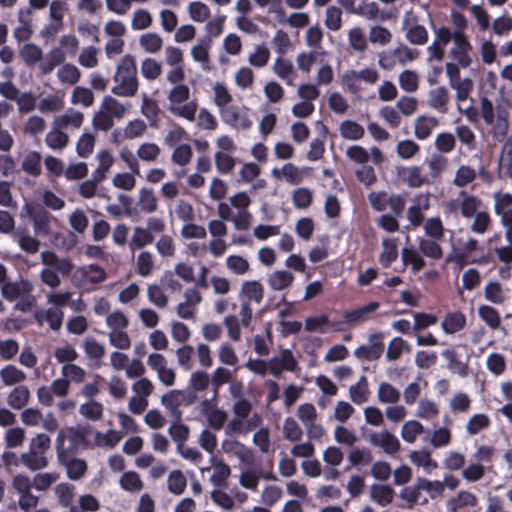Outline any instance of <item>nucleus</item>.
<instances>
[{"instance_id":"nucleus-39","label":"nucleus","mask_w":512,"mask_h":512,"mask_svg":"<svg viewBox=\"0 0 512 512\" xmlns=\"http://www.w3.org/2000/svg\"><path fill=\"white\" fill-rule=\"evenodd\" d=\"M34 318L39 325L48 324L52 330L58 331L62 326L64 313L62 309L50 307L36 311Z\"/></svg>"},{"instance_id":"nucleus-28","label":"nucleus","mask_w":512,"mask_h":512,"mask_svg":"<svg viewBox=\"0 0 512 512\" xmlns=\"http://www.w3.org/2000/svg\"><path fill=\"white\" fill-rule=\"evenodd\" d=\"M471 50L472 47L464 33L460 30H456L455 41L450 49V55L461 68H467L472 63L470 55Z\"/></svg>"},{"instance_id":"nucleus-9","label":"nucleus","mask_w":512,"mask_h":512,"mask_svg":"<svg viewBox=\"0 0 512 512\" xmlns=\"http://www.w3.org/2000/svg\"><path fill=\"white\" fill-rule=\"evenodd\" d=\"M492 198L493 212L505 230L506 241L512 243V193L498 190L493 193Z\"/></svg>"},{"instance_id":"nucleus-50","label":"nucleus","mask_w":512,"mask_h":512,"mask_svg":"<svg viewBox=\"0 0 512 512\" xmlns=\"http://www.w3.org/2000/svg\"><path fill=\"white\" fill-rule=\"evenodd\" d=\"M85 356L88 360L93 361L96 367H99L102 359L106 354L105 346L94 338L87 337L81 344Z\"/></svg>"},{"instance_id":"nucleus-2","label":"nucleus","mask_w":512,"mask_h":512,"mask_svg":"<svg viewBox=\"0 0 512 512\" xmlns=\"http://www.w3.org/2000/svg\"><path fill=\"white\" fill-rule=\"evenodd\" d=\"M112 94L117 97L132 98L139 90V79L135 57L126 54L116 66L113 76Z\"/></svg>"},{"instance_id":"nucleus-5","label":"nucleus","mask_w":512,"mask_h":512,"mask_svg":"<svg viewBox=\"0 0 512 512\" xmlns=\"http://www.w3.org/2000/svg\"><path fill=\"white\" fill-rule=\"evenodd\" d=\"M167 111L174 117L193 122L198 111V102L191 97V89L187 84L173 86L167 92Z\"/></svg>"},{"instance_id":"nucleus-18","label":"nucleus","mask_w":512,"mask_h":512,"mask_svg":"<svg viewBox=\"0 0 512 512\" xmlns=\"http://www.w3.org/2000/svg\"><path fill=\"white\" fill-rule=\"evenodd\" d=\"M147 365L156 373L157 380L166 387H171L176 382V372L168 365V360L163 354L150 353L147 357Z\"/></svg>"},{"instance_id":"nucleus-26","label":"nucleus","mask_w":512,"mask_h":512,"mask_svg":"<svg viewBox=\"0 0 512 512\" xmlns=\"http://www.w3.org/2000/svg\"><path fill=\"white\" fill-rule=\"evenodd\" d=\"M477 506V496L468 490H461L446 501L448 512H475Z\"/></svg>"},{"instance_id":"nucleus-64","label":"nucleus","mask_w":512,"mask_h":512,"mask_svg":"<svg viewBox=\"0 0 512 512\" xmlns=\"http://www.w3.org/2000/svg\"><path fill=\"white\" fill-rule=\"evenodd\" d=\"M119 486L126 492L139 493L144 488V482L137 472L130 470L122 473Z\"/></svg>"},{"instance_id":"nucleus-37","label":"nucleus","mask_w":512,"mask_h":512,"mask_svg":"<svg viewBox=\"0 0 512 512\" xmlns=\"http://www.w3.org/2000/svg\"><path fill=\"white\" fill-rule=\"evenodd\" d=\"M52 122L60 127L62 130H79L84 122V113L75 110L68 109L66 112L55 116Z\"/></svg>"},{"instance_id":"nucleus-32","label":"nucleus","mask_w":512,"mask_h":512,"mask_svg":"<svg viewBox=\"0 0 512 512\" xmlns=\"http://www.w3.org/2000/svg\"><path fill=\"white\" fill-rule=\"evenodd\" d=\"M271 175L276 180L285 181L290 185H297L306 176V169L297 167L292 163H286L281 168H273Z\"/></svg>"},{"instance_id":"nucleus-63","label":"nucleus","mask_w":512,"mask_h":512,"mask_svg":"<svg viewBox=\"0 0 512 512\" xmlns=\"http://www.w3.org/2000/svg\"><path fill=\"white\" fill-rule=\"evenodd\" d=\"M424 426L418 420H408L403 423L400 430L402 440L407 444H414L418 437L424 433Z\"/></svg>"},{"instance_id":"nucleus-51","label":"nucleus","mask_w":512,"mask_h":512,"mask_svg":"<svg viewBox=\"0 0 512 512\" xmlns=\"http://www.w3.org/2000/svg\"><path fill=\"white\" fill-rule=\"evenodd\" d=\"M100 105L114 120H121L129 113V105L111 95L104 96Z\"/></svg>"},{"instance_id":"nucleus-22","label":"nucleus","mask_w":512,"mask_h":512,"mask_svg":"<svg viewBox=\"0 0 512 512\" xmlns=\"http://www.w3.org/2000/svg\"><path fill=\"white\" fill-rule=\"evenodd\" d=\"M345 155L350 161L361 164L362 166L366 165L370 158L376 165H379L384 161L382 151L376 146H372L367 150L363 146L352 145L346 149Z\"/></svg>"},{"instance_id":"nucleus-53","label":"nucleus","mask_w":512,"mask_h":512,"mask_svg":"<svg viewBox=\"0 0 512 512\" xmlns=\"http://www.w3.org/2000/svg\"><path fill=\"white\" fill-rule=\"evenodd\" d=\"M37 473L30 478L31 486L39 492H45L50 489L60 479V473L57 471H36Z\"/></svg>"},{"instance_id":"nucleus-45","label":"nucleus","mask_w":512,"mask_h":512,"mask_svg":"<svg viewBox=\"0 0 512 512\" xmlns=\"http://www.w3.org/2000/svg\"><path fill=\"white\" fill-rule=\"evenodd\" d=\"M369 497L379 506L387 507L393 502L395 491L388 484H373L369 488Z\"/></svg>"},{"instance_id":"nucleus-13","label":"nucleus","mask_w":512,"mask_h":512,"mask_svg":"<svg viewBox=\"0 0 512 512\" xmlns=\"http://www.w3.org/2000/svg\"><path fill=\"white\" fill-rule=\"evenodd\" d=\"M195 400L196 395L193 392L173 389L161 396L160 404L164 407L170 417L175 420H181V408L192 405Z\"/></svg>"},{"instance_id":"nucleus-35","label":"nucleus","mask_w":512,"mask_h":512,"mask_svg":"<svg viewBox=\"0 0 512 512\" xmlns=\"http://www.w3.org/2000/svg\"><path fill=\"white\" fill-rule=\"evenodd\" d=\"M407 456L415 467L422 469L426 474H430L438 468V463L432 458L431 452L427 448L411 450Z\"/></svg>"},{"instance_id":"nucleus-60","label":"nucleus","mask_w":512,"mask_h":512,"mask_svg":"<svg viewBox=\"0 0 512 512\" xmlns=\"http://www.w3.org/2000/svg\"><path fill=\"white\" fill-rule=\"evenodd\" d=\"M24 14L23 9L18 10L17 18L19 25L13 30V37L18 43L29 42L34 33L31 21Z\"/></svg>"},{"instance_id":"nucleus-1","label":"nucleus","mask_w":512,"mask_h":512,"mask_svg":"<svg viewBox=\"0 0 512 512\" xmlns=\"http://www.w3.org/2000/svg\"><path fill=\"white\" fill-rule=\"evenodd\" d=\"M262 424V416L254 411L248 399L234 401L232 417L224 427L225 435H247Z\"/></svg>"},{"instance_id":"nucleus-43","label":"nucleus","mask_w":512,"mask_h":512,"mask_svg":"<svg viewBox=\"0 0 512 512\" xmlns=\"http://www.w3.org/2000/svg\"><path fill=\"white\" fill-rule=\"evenodd\" d=\"M212 474L210 482L217 487H225L231 475V468L223 460L216 457L210 459Z\"/></svg>"},{"instance_id":"nucleus-6","label":"nucleus","mask_w":512,"mask_h":512,"mask_svg":"<svg viewBox=\"0 0 512 512\" xmlns=\"http://www.w3.org/2000/svg\"><path fill=\"white\" fill-rule=\"evenodd\" d=\"M80 40L73 33H63L59 36L57 45L53 46L41 64L40 74H50L58 65L63 64L68 57H74L79 50Z\"/></svg>"},{"instance_id":"nucleus-24","label":"nucleus","mask_w":512,"mask_h":512,"mask_svg":"<svg viewBox=\"0 0 512 512\" xmlns=\"http://www.w3.org/2000/svg\"><path fill=\"white\" fill-rule=\"evenodd\" d=\"M238 435H226L221 442V450L224 454L235 457L241 463H250L253 458L252 450L236 439Z\"/></svg>"},{"instance_id":"nucleus-49","label":"nucleus","mask_w":512,"mask_h":512,"mask_svg":"<svg viewBox=\"0 0 512 512\" xmlns=\"http://www.w3.org/2000/svg\"><path fill=\"white\" fill-rule=\"evenodd\" d=\"M327 56L328 52L309 50L298 53L295 61L298 69L301 72L308 74L316 62H324Z\"/></svg>"},{"instance_id":"nucleus-38","label":"nucleus","mask_w":512,"mask_h":512,"mask_svg":"<svg viewBox=\"0 0 512 512\" xmlns=\"http://www.w3.org/2000/svg\"><path fill=\"white\" fill-rule=\"evenodd\" d=\"M439 126V120L430 115H420L415 118L413 133L416 139L423 141L428 139L434 129Z\"/></svg>"},{"instance_id":"nucleus-7","label":"nucleus","mask_w":512,"mask_h":512,"mask_svg":"<svg viewBox=\"0 0 512 512\" xmlns=\"http://www.w3.org/2000/svg\"><path fill=\"white\" fill-rule=\"evenodd\" d=\"M34 288V283L31 280L20 277L15 281L7 280L0 287V293L9 302L21 300L16 303L15 309L26 312L34 306L35 298L32 296Z\"/></svg>"},{"instance_id":"nucleus-61","label":"nucleus","mask_w":512,"mask_h":512,"mask_svg":"<svg viewBox=\"0 0 512 512\" xmlns=\"http://www.w3.org/2000/svg\"><path fill=\"white\" fill-rule=\"evenodd\" d=\"M30 395V390L27 386H16L7 395V404L13 409L20 410L28 404Z\"/></svg>"},{"instance_id":"nucleus-44","label":"nucleus","mask_w":512,"mask_h":512,"mask_svg":"<svg viewBox=\"0 0 512 512\" xmlns=\"http://www.w3.org/2000/svg\"><path fill=\"white\" fill-rule=\"evenodd\" d=\"M13 240L18 247L27 254H36L40 248V241L31 235L26 229H17L13 235Z\"/></svg>"},{"instance_id":"nucleus-21","label":"nucleus","mask_w":512,"mask_h":512,"mask_svg":"<svg viewBox=\"0 0 512 512\" xmlns=\"http://www.w3.org/2000/svg\"><path fill=\"white\" fill-rule=\"evenodd\" d=\"M366 439L373 447L381 449L390 456L395 455L401 449L399 439L387 429L370 431Z\"/></svg>"},{"instance_id":"nucleus-55","label":"nucleus","mask_w":512,"mask_h":512,"mask_svg":"<svg viewBox=\"0 0 512 512\" xmlns=\"http://www.w3.org/2000/svg\"><path fill=\"white\" fill-rule=\"evenodd\" d=\"M26 378V373L15 365L8 364L0 369V380L4 386H19Z\"/></svg>"},{"instance_id":"nucleus-20","label":"nucleus","mask_w":512,"mask_h":512,"mask_svg":"<svg viewBox=\"0 0 512 512\" xmlns=\"http://www.w3.org/2000/svg\"><path fill=\"white\" fill-rule=\"evenodd\" d=\"M402 29L405 31V37L413 45H424L428 41L427 29L418 23V18L413 11L404 13Z\"/></svg>"},{"instance_id":"nucleus-62","label":"nucleus","mask_w":512,"mask_h":512,"mask_svg":"<svg viewBox=\"0 0 512 512\" xmlns=\"http://www.w3.org/2000/svg\"><path fill=\"white\" fill-rule=\"evenodd\" d=\"M483 295L488 302L496 305H502L507 300L502 284L495 280L486 283L483 288Z\"/></svg>"},{"instance_id":"nucleus-30","label":"nucleus","mask_w":512,"mask_h":512,"mask_svg":"<svg viewBox=\"0 0 512 512\" xmlns=\"http://www.w3.org/2000/svg\"><path fill=\"white\" fill-rule=\"evenodd\" d=\"M297 367V360L290 349H283L279 355L269 359V373L276 377L284 371L294 372Z\"/></svg>"},{"instance_id":"nucleus-14","label":"nucleus","mask_w":512,"mask_h":512,"mask_svg":"<svg viewBox=\"0 0 512 512\" xmlns=\"http://www.w3.org/2000/svg\"><path fill=\"white\" fill-rule=\"evenodd\" d=\"M11 486L18 495V506L24 512L36 508L39 502L38 496L32 492L30 477L25 473H18L12 478Z\"/></svg>"},{"instance_id":"nucleus-36","label":"nucleus","mask_w":512,"mask_h":512,"mask_svg":"<svg viewBox=\"0 0 512 512\" xmlns=\"http://www.w3.org/2000/svg\"><path fill=\"white\" fill-rule=\"evenodd\" d=\"M449 101V91L444 86H437L428 92L427 105L440 114L448 112Z\"/></svg>"},{"instance_id":"nucleus-57","label":"nucleus","mask_w":512,"mask_h":512,"mask_svg":"<svg viewBox=\"0 0 512 512\" xmlns=\"http://www.w3.org/2000/svg\"><path fill=\"white\" fill-rule=\"evenodd\" d=\"M348 395L352 403L362 405L369 400L370 391L366 376H361L355 384L348 389Z\"/></svg>"},{"instance_id":"nucleus-56","label":"nucleus","mask_w":512,"mask_h":512,"mask_svg":"<svg viewBox=\"0 0 512 512\" xmlns=\"http://www.w3.org/2000/svg\"><path fill=\"white\" fill-rule=\"evenodd\" d=\"M476 177V170L472 166L461 164L456 168L453 174L452 184L455 187L464 190V188L475 181Z\"/></svg>"},{"instance_id":"nucleus-52","label":"nucleus","mask_w":512,"mask_h":512,"mask_svg":"<svg viewBox=\"0 0 512 512\" xmlns=\"http://www.w3.org/2000/svg\"><path fill=\"white\" fill-rule=\"evenodd\" d=\"M402 178L411 188H419L431 184V179L423 173L422 168L415 165L404 168Z\"/></svg>"},{"instance_id":"nucleus-47","label":"nucleus","mask_w":512,"mask_h":512,"mask_svg":"<svg viewBox=\"0 0 512 512\" xmlns=\"http://www.w3.org/2000/svg\"><path fill=\"white\" fill-rule=\"evenodd\" d=\"M56 78L62 85H76L81 79V71L70 62H64L57 66Z\"/></svg>"},{"instance_id":"nucleus-59","label":"nucleus","mask_w":512,"mask_h":512,"mask_svg":"<svg viewBox=\"0 0 512 512\" xmlns=\"http://www.w3.org/2000/svg\"><path fill=\"white\" fill-rule=\"evenodd\" d=\"M156 268L155 256L148 250H142L135 259V271L141 277L152 275Z\"/></svg>"},{"instance_id":"nucleus-42","label":"nucleus","mask_w":512,"mask_h":512,"mask_svg":"<svg viewBox=\"0 0 512 512\" xmlns=\"http://www.w3.org/2000/svg\"><path fill=\"white\" fill-rule=\"evenodd\" d=\"M272 72L287 85L293 86L296 73L292 62L288 59L277 57L272 64Z\"/></svg>"},{"instance_id":"nucleus-40","label":"nucleus","mask_w":512,"mask_h":512,"mask_svg":"<svg viewBox=\"0 0 512 512\" xmlns=\"http://www.w3.org/2000/svg\"><path fill=\"white\" fill-rule=\"evenodd\" d=\"M45 144L54 151H63L70 142V137L66 131L51 122L50 130L46 133Z\"/></svg>"},{"instance_id":"nucleus-48","label":"nucleus","mask_w":512,"mask_h":512,"mask_svg":"<svg viewBox=\"0 0 512 512\" xmlns=\"http://www.w3.org/2000/svg\"><path fill=\"white\" fill-rule=\"evenodd\" d=\"M95 158L97 167L94 169L92 175L96 177V180L104 181L114 165L115 158L112 153L106 149L99 150Z\"/></svg>"},{"instance_id":"nucleus-3","label":"nucleus","mask_w":512,"mask_h":512,"mask_svg":"<svg viewBox=\"0 0 512 512\" xmlns=\"http://www.w3.org/2000/svg\"><path fill=\"white\" fill-rule=\"evenodd\" d=\"M52 440L44 432L36 433L29 439L27 449L19 456V464L28 471L36 472L46 469L50 463L48 452Z\"/></svg>"},{"instance_id":"nucleus-23","label":"nucleus","mask_w":512,"mask_h":512,"mask_svg":"<svg viewBox=\"0 0 512 512\" xmlns=\"http://www.w3.org/2000/svg\"><path fill=\"white\" fill-rule=\"evenodd\" d=\"M221 120L237 130H247L252 126V121L238 105H228L219 111Z\"/></svg>"},{"instance_id":"nucleus-58","label":"nucleus","mask_w":512,"mask_h":512,"mask_svg":"<svg viewBox=\"0 0 512 512\" xmlns=\"http://www.w3.org/2000/svg\"><path fill=\"white\" fill-rule=\"evenodd\" d=\"M294 282V276L287 270H275L267 278L268 286L273 291H282L289 288Z\"/></svg>"},{"instance_id":"nucleus-19","label":"nucleus","mask_w":512,"mask_h":512,"mask_svg":"<svg viewBox=\"0 0 512 512\" xmlns=\"http://www.w3.org/2000/svg\"><path fill=\"white\" fill-rule=\"evenodd\" d=\"M202 300V295L196 287L186 288L182 294V301L175 307L176 315L183 320H193Z\"/></svg>"},{"instance_id":"nucleus-27","label":"nucleus","mask_w":512,"mask_h":512,"mask_svg":"<svg viewBox=\"0 0 512 512\" xmlns=\"http://www.w3.org/2000/svg\"><path fill=\"white\" fill-rule=\"evenodd\" d=\"M430 208V194L420 193L413 199L407 209V220L412 228L419 227L424 222V213Z\"/></svg>"},{"instance_id":"nucleus-12","label":"nucleus","mask_w":512,"mask_h":512,"mask_svg":"<svg viewBox=\"0 0 512 512\" xmlns=\"http://www.w3.org/2000/svg\"><path fill=\"white\" fill-rule=\"evenodd\" d=\"M71 273V282L76 287L86 290L103 283L108 277L105 269L98 264L78 266L74 271L72 270Z\"/></svg>"},{"instance_id":"nucleus-29","label":"nucleus","mask_w":512,"mask_h":512,"mask_svg":"<svg viewBox=\"0 0 512 512\" xmlns=\"http://www.w3.org/2000/svg\"><path fill=\"white\" fill-rule=\"evenodd\" d=\"M58 463L64 467L66 476L73 481H78L87 472V462L82 458L74 457V454L56 456Z\"/></svg>"},{"instance_id":"nucleus-31","label":"nucleus","mask_w":512,"mask_h":512,"mask_svg":"<svg viewBox=\"0 0 512 512\" xmlns=\"http://www.w3.org/2000/svg\"><path fill=\"white\" fill-rule=\"evenodd\" d=\"M24 209L31 217L33 230L37 236H48L51 233V224L54 217L44 210L35 211L30 203L24 205Z\"/></svg>"},{"instance_id":"nucleus-17","label":"nucleus","mask_w":512,"mask_h":512,"mask_svg":"<svg viewBox=\"0 0 512 512\" xmlns=\"http://www.w3.org/2000/svg\"><path fill=\"white\" fill-rule=\"evenodd\" d=\"M122 438L123 433L115 429H109L105 432L88 429L85 431V446L111 450L119 444Z\"/></svg>"},{"instance_id":"nucleus-8","label":"nucleus","mask_w":512,"mask_h":512,"mask_svg":"<svg viewBox=\"0 0 512 512\" xmlns=\"http://www.w3.org/2000/svg\"><path fill=\"white\" fill-rule=\"evenodd\" d=\"M380 79L379 72L372 67H363L359 70L348 69L340 76V84L344 90L358 96L362 91V83L373 86Z\"/></svg>"},{"instance_id":"nucleus-34","label":"nucleus","mask_w":512,"mask_h":512,"mask_svg":"<svg viewBox=\"0 0 512 512\" xmlns=\"http://www.w3.org/2000/svg\"><path fill=\"white\" fill-rule=\"evenodd\" d=\"M210 48L211 42L206 39L198 40L197 43L192 45L190 48V56L192 60L205 72H209L211 70Z\"/></svg>"},{"instance_id":"nucleus-11","label":"nucleus","mask_w":512,"mask_h":512,"mask_svg":"<svg viewBox=\"0 0 512 512\" xmlns=\"http://www.w3.org/2000/svg\"><path fill=\"white\" fill-rule=\"evenodd\" d=\"M251 202L252 200L246 192H237L229 198L230 206L236 209L230 218L235 230L245 231L250 228L253 221V216L249 211Z\"/></svg>"},{"instance_id":"nucleus-15","label":"nucleus","mask_w":512,"mask_h":512,"mask_svg":"<svg viewBox=\"0 0 512 512\" xmlns=\"http://www.w3.org/2000/svg\"><path fill=\"white\" fill-rule=\"evenodd\" d=\"M80 440L85 443V431L79 428L66 427L58 430L54 443L56 456L75 454Z\"/></svg>"},{"instance_id":"nucleus-4","label":"nucleus","mask_w":512,"mask_h":512,"mask_svg":"<svg viewBox=\"0 0 512 512\" xmlns=\"http://www.w3.org/2000/svg\"><path fill=\"white\" fill-rule=\"evenodd\" d=\"M43 268L39 273L40 281L51 289L61 285V278L71 274L74 265L70 259L58 256L50 250L42 251L40 254Z\"/></svg>"},{"instance_id":"nucleus-33","label":"nucleus","mask_w":512,"mask_h":512,"mask_svg":"<svg viewBox=\"0 0 512 512\" xmlns=\"http://www.w3.org/2000/svg\"><path fill=\"white\" fill-rule=\"evenodd\" d=\"M18 53L19 57L27 67L33 68L37 66L38 71L40 72L41 64L45 63V59L43 58V50L39 45L33 42L24 43L19 48Z\"/></svg>"},{"instance_id":"nucleus-54","label":"nucleus","mask_w":512,"mask_h":512,"mask_svg":"<svg viewBox=\"0 0 512 512\" xmlns=\"http://www.w3.org/2000/svg\"><path fill=\"white\" fill-rule=\"evenodd\" d=\"M240 295L245 298L242 302L260 304L264 296L263 285L257 280L245 281L241 285Z\"/></svg>"},{"instance_id":"nucleus-16","label":"nucleus","mask_w":512,"mask_h":512,"mask_svg":"<svg viewBox=\"0 0 512 512\" xmlns=\"http://www.w3.org/2000/svg\"><path fill=\"white\" fill-rule=\"evenodd\" d=\"M379 302L373 301L356 309L346 310L342 314V320L336 324L334 330L342 331L358 327L368 321L371 314L379 308Z\"/></svg>"},{"instance_id":"nucleus-25","label":"nucleus","mask_w":512,"mask_h":512,"mask_svg":"<svg viewBox=\"0 0 512 512\" xmlns=\"http://www.w3.org/2000/svg\"><path fill=\"white\" fill-rule=\"evenodd\" d=\"M383 338L384 335L381 332L370 334L368 344L361 345L354 350L355 357L368 361L379 359L384 350Z\"/></svg>"},{"instance_id":"nucleus-41","label":"nucleus","mask_w":512,"mask_h":512,"mask_svg":"<svg viewBox=\"0 0 512 512\" xmlns=\"http://www.w3.org/2000/svg\"><path fill=\"white\" fill-rule=\"evenodd\" d=\"M460 215L464 219H471L473 215L480 211L482 200L466 190H460Z\"/></svg>"},{"instance_id":"nucleus-46","label":"nucleus","mask_w":512,"mask_h":512,"mask_svg":"<svg viewBox=\"0 0 512 512\" xmlns=\"http://www.w3.org/2000/svg\"><path fill=\"white\" fill-rule=\"evenodd\" d=\"M467 319L461 311H452L445 315L441 322V329L447 335L460 332L466 326Z\"/></svg>"},{"instance_id":"nucleus-10","label":"nucleus","mask_w":512,"mask_h":512,"mask_svg":"<svg viewBox=\"0 0 512 512\" xmlns=\"http://www.w3.org/2000/svg\"><path fill=\"white\" fill-rule=\"evenodd\" d=\"M155 389L149 378H140L131 384L132 395L128 399V410L134 415H141L149 406V397Z\"/></svg>"}]
</instances>
